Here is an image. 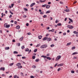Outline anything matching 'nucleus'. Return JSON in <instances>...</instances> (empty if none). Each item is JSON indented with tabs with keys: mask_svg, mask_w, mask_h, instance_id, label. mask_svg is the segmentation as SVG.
<instances>
[{
	"mask_svg": "<svg viewBox=\"0 0 78 78\" xmlns=\"http://www.w3.org/2000/svg\"><path fill=\"white\" fill-rule=\"evenodd\" d=\"M71 72L72 73H75V71L73 70H71Z\"/></svg>",
	"mask_w": 78,
	"mask_h": 78,
	"instance_id": "obj_32",
	"label": "nucleus"
},
{
	"mask_svg": "<svg viewBox=\"0 0 78 78\" xmlns=\"http://www.w3.org/2000/svg\"><path fill=\"white\" fill-rule=\"evenodd\" d=\"M51 31L52 32H53V31H54V29H52Z\"/></svg>",
	"mask_w": 78,
	"mask_h": 78,
	"instance_id": "obj_59",
	"label": "nucleus"
},
{
	"mask_svg": "<svg viewBox=\"0 0 78 78\" xmlns=\"http://www.w3.org/2000/svg\"><path fill=\"white\" fill-rule=\"evenodd\" d=\"M40 14H44V12H40Z\"/></svg>",
	"mask_w": 78,
	"mask_h": 78,
	"instance_id": "obj_49",
	"label": "nucleus"
},
{
	"mask_svg": "<svg viewBox=\"0 0 78 78\" xmlns=\"http://www.w3.org/2000/svg\"><path fill=\"white\" fill-rule=\"evenodd\" d=\"M67 27L68 28H69V29H73V26L70 25H67Z\"/></svg>",
	"mask_w": 78,
	"mask_h": 78,
	"instance_id": "obj_2",
	"label": "nucleus"
},
{
	"mask_svg": "<svg viewBox=\"0 0 78 78\" xmlns=\"http://www.w3.org/2000/svg\"><path fill=\"white\" fill-rule=\"evenodd\" d=\"M8 25V24H7V23H5V24H4V27H6L7 26V25Z\"/></svg>",
	"mask_w": 78,
	"mask_h": 78,
	"instance_id": "obj_27",
	"label": "nucleus"
},
{
	"mask_svg": "<svg viewBox=\"0 0 78 78\" xmlns=\"http://www.w3.org/2000/svg\"><path fill=\"white\" fill-rule=\"evenodd\" d=\"M67 18H65L64 20V21H66V20H67Z\"/></svg>",
	"mask_w": 78,
	"mask_h": 78,
	"instance_id": "obj_51",
	"label": "nucleus"
},
{
	"mask_svg": "<svg viewBox=\"0 0 78 78\" xmlns=\"http://www.w3.org/2000/svg\"><path fill=\"white\" fill-rule=\"evenodd\" d=\"M21 48L22 49H24V48H25V47L23 46H22Z\"/></svg>",
	"mask_w": 78,
	"mask_h": 78,
	"instance_id": "obj_41",
	"label": "nucleus"
},
{
	"mask_svg": "<svg viewBox=\"0 0 78 78\" xmlns=\"http://www.w3.org/2000/svg\"><path fill=\"white\" fill-rule=\"evenodd\" d=\"M10 27V25H7L6 28H9Z\"/></svg>",
	"mask_w": 78,
	"mask_h": 78,
	"instance_id": "obj_34",
	"label": "nucleus"
},
{
	"mask_svg": "<svg viewBox=\"0 0 78 78\" xmlns=\"http://www.w3.org/2000/svg\"><path fill=\"white\" fill-rule=\"evenodd\" d=\"M14 78H19V76H18L16 75H15L14 76Z\"/></svg>",
	"mask_w": 78,
	"mask_h": 78,
	"instance_id": "obj_20",
	"label": "nucleus"
},
{
	"mask_svg": "<svg viewBox=\"0 0 78 78\" xmlns=\"http://www.w3.org/2000/svg\"><path fill=\"white\" fill-rule=\"evenodd\" d=\"M63 35H64V36H65V35H66V33H64L63 34Z\"/></svg>",
	"mask_w": 78,
	"mask_h": 78,
	"instance_id": "obj_52",
	"label": "nucleus"
},
{
	"mask_svg": "<svg viewBox=\"0 0 78 78\" xmlns=\"http://www.w3.org/2000/svg\"><path fill=\"white\" fill-rule=\"evenodd\" d=\"M49 36V34H47L46 35V36Z\"/></svg>",
	"mask_w": 78,
	"mask_h": 78,
	"instance_id": "obj_62",
	"label": "nucleus"
},
{
	"mask_svg": "<svg viewBox=\"0 0 78 78\" xmlns=\"http://www.w3.org/2000/svg\"><path fill=\"white\" fill-rule=\"evenodd\" d=\"M10 12L11 13V14H12V15L14 14V13H13V12H11V11H10Z\"/></svg>",
	"mask_w": 78,
	"mask_h": 78,
	"instance_id": "obj_43",
	"label": "nucleus"
},
{
	"mask_svg": "<svg viewBox=\"0 0 78 78\" xmlns=\"http://www.w3.org/2000/svg\"><path fill=\"white\" fill-rule=\"evenodd\" d=\"M31 51V50H30L29 51V52L28 53H30Z\"/></svg>",
	"mask_w": 78,
	"mask_h": 78,
	"instance_id": "obj_55",
	"label": "nucleus"
},
{
	"mask_svg": "<svg viewBox=\"0 0 78 78\" xmlns=\"http://www.w3.org/2000/svg\"><path fill=\"white\" fill-rule=\"evenodd\" d=\"M45 1H46V0H44L43 1L40 0V2L41 3H42V2H45Z\"/></svg>",
	"mask_w": 78,
	"mask_h": 78,
	"instance_id": "obj_25",
	"label": "nucleus"
},
{
	"mask_svg": "<svg viewBox=\"0 0 78 78\" xmlns=\"http://www.w3.org/2000/svg\"><path fill=\"white\" fill-rule=\"evenodd\" d=\"M71 44V42L69 43H68L67 45H66L67 46H69Z\"/></svg>",
	"mask_w": 78,
	"mask_h": 78,
	"instance_id": "obj_26",
	"label": "nucleus"
},
{
	"mask_svg": "<svg viewBox=\"0 0 78 78\" xmlns=\"http://www.w3.org/2000/svg\"><path fill=\"white\" fill-rule=\"evenodd\" d=\"M22 59H25V58H26V57H22Z\"/></svg>",
	"mask_w": 78,
	"mask_h": 78,
	"instance_id": "obj_58",
	"label": "nucleus"
},
{
	"mask_svg": "<svg viewBox=\"0 0 78 78\" xmlns=\"http://www.w3.org/2000/svg\"><path fill=\"white\" fill-rule=\"evenodd\" d=\"M46 5H46V4H45L44 5H42V7H45V6H46Z\"/></svg>",
	"mask_w": 78,
	"mask_h": 78,
	"instance_id": "obj_38",
	"label": "nucleus"
},
{
	"mask_svg": "<svg viewBox=\"0 0 78 78\" xmlns=\"http://www.w3.org/2000/svg\"><path fill=\"white\" fill-rule=\"evenodd\" d=\"M5 50H9V47H5Z\"/></svg>",
	"mask_w": 78,
	"mask_h": 78,
	"instance_id": "obj_22",
	"label": "nucleus"
},
{
	"mask_svg": "<svg viewBox=\"0 0 78 78\" xmlns=\"http://www.w3.org/2000/svg\"><path fill=\"white\" fill-rule=\"evenodd\" d=\"M65 11H66V12H69L70 11V10H69V9H67L66 10L65 9L64 10Z\"/></svg>",
	"mask_w": 78,
	"mask_h": 78,
	"instance_id": "obj_6",
	"label": "nucleus"
},
{
	"mask_svg": "<svg viewBox=\"0 0 78 78\" xmlns=\"http://www.w3.org/2000/svg\"><path fill=\"white\" fill-rule=\"evenodd\" d=\"M26 25L27 26V27H28V26H29V24L28 23H27L26 24Z\"/></svg>",
	"mask_w": 78,
	"mask_h": 78,
	"instance_id": "obj_46",
	"label": "nucleus"
},
{
	"mask_svg": "<svg viewBox=\"0 0 78 78\" xmlns=\"http://www.w3.org/2000/svg\"><path fill=\"white\" fill-rule=\"evenodd\" d=\"M16 56H17V57L21 56H22V55H18Z\"/></svg>",
	"mask_w": 78,
	"mask_h": 78,
	"instance_id": "obj_47",
	"label": "nucleus"
},
{
	"mask_svg": "<svg viewBox=\"0 0 78 78\" xmlns=\"http://www.w3.org/2000/svg\"><path fill=\"white\" fill-rule=\"evenodd\" d=\"M36 4L34 3H32L30 5V7H33V6H34V5H35Z\"/></svg>",
	"mask_w": 78,
	"mask_h": 78,
	"instance_id": "obj_4",
	"label": "nucleus"
},
{
	"mask_svg": "<svg viewBox=\"0 0 78 78\" xmlns=\"http://www.w3.org/2000/svg\"><path fill=\"white\" fill-rule=\"evenodd\" d=\"M42 37V35L39 36L38 37L39 39H41Z\"/></svg>",
	"mask_w": 78,
	"mask_h": 78,
	"instance_id": "obj_11",
	"label": "nucleus"
},
{
	"mask_svg": "<svg viewBox=\"0 0 78 78\" xmlns=\"http://www.w3.org/2000/svg\"><path fill=\"white\" fill-rule=\"evenodd\" d=\"M69 20H70V21H71L72 23H73V20H72L70 18H69Z\"/></svg>",
	"mask_w": 78,
	"mask_h": 78,
	"instance_id": "obj_19",
	"label": "nucleus"
},
{
	"mask_svg": "<svg viewBox=\"0 0 78 78\" xmlns=\"http://www.w3.org/2000/svg\"><path fill=\"white\" fill-rule=\"evenodd\" d=\"M39 61V59H36L35 60L36 62H38Z\"/></svg>",
	"mask_w": 78,
	"mask_h": 78,
	"instance_id": "obj_36",
	"label": "nucleus"
},
{
	"mask_svg": "<svg viewBox=\"0 0 78 78\" xmlns=\"http://www.w3.org/2000/svg\"><path fill=\"white\" fill-rule=\"evenodd\" d=\"M73 33H74V34H78V32L76 31H74L73 32Z\"/></svg>",
	"mask_w": 78,
	"mask_h": 78,
	"instance_id": "obj_23",
	"label": "nucleus"
},
{
	"mask_svg": "<svg viewBox=\"0 0 78 78\" xmlns=\"http://www.w3.org/2000/svg\"><path fill=\"white\" fill-rule=\"evenodd\" d=\"M21 65V63H18L17 64L16 66H20Z\"/></svg>",
	"mask_w": 78,
	"mask_h": 78,
	"instance_id": "obj_14",
	"label": "nucleus"
},
{
	"mask_svg": "<svg viewBox=\"0 0 78 78\" xmlns=\"http://www.w3.org/2000/svg\"><path fill=\"white\" fill-rule=\"evenodd\" d=\"M60 70H61V68H59L58 69V71H59Z\"/></svg>",
	"mask_w": 78,
	"mask_h": 78,
	"instance_id": "obj_42",
	"label": "nucleus"
},
{
	"mask_svg": "<svg viewBox=\"0 0 78 78\" xmlns=\"http://www.w3.org/2000/svg\"><path fill=\"white\" fill-rule=\"evenodd\" d=\"M77 54H78V53L77 52H75L73 53L72 55H77Z\"/></svg>",
	"mask_w": 78,
	"mask_h": 78,
	"instance_id": "obj_7",
	"label": "nucleus"
},
{
	"mask_svg": "<svg viewBox=\"0 0 78 78\" xmlns=\"http://www.w3.org/2000/svg\"><path fill=\"white\" fill-rule=\"evenodd\" d=\"M21 74L22 76L23 75V73H21Z\"/></svg>",
	"mask_w": 78,
	"mask_h": 78,
	"instance_id": "obj_63",
	"label": "nucleus"
},
{
	"mask_svg": "<svg viewBox=\"0 0 78 78\" xmlns=\"http://www.w3.org/2000/svg\"><path fill=\"white\" fill-rule=\"evenodd\" d=\"M47 17V16L45 15H44L43 16V17H44V18H45V17Z\"/></svg>",
	"mask_w": 78,
	"mask_h": 78,
	"instance_id": "obj_57",
	"label": "nucleus"
},
{
	"mask_svg": "<svg viewBox=\"0 0 78 78\" xmlns=\"http://www.w3.org/2000/svg\"><path fill=\"white\" fill-rule=\"evenodd\" d=\"M50 5H47L46 7V8H47L48 9V8H50Z\"/></svg>",
	"mask_w": 78,
	"mask_h": 78,
	"instance_id": "obj_13",
	"label": "nucleus"
},
{
	"mask_svg": "<svg viewBox=\"0 0 78 78\" xmlns=\"http://www.w3.org/2000/svg\"><path fill=\"white\" fill-rule=\"evenodd\" d=\"M26 17H27V16H26V15H24L23 16V17H24V18H26Z\"/></svg>",
	"mask_w": 78,
	"mask_h": 78,
	"instance_id": "obj_61",
	"label": "nucleus"
},
{
	"mask_svg": "<svg viewBox=\"0 0 78 78\" xmlns=\"http://www.w3.org/2000/svg\"><path fill=\"white\" fill-rule=\"evenodd\" d=\"M16 28V29H20V26H17Z\"/></svg>",
	"mask_w": 78,
	"mask_h": 78,
	"instance_id": "obj_16",
	"label": "nucleus"
},
{
	"mask_svg": "<svg viewBox=\"0 0 78 78\" xmlns=\"http://www.w3.org/2000/svg\"><path fill=\"white\" fill-rule=\"evenodd\" d=\"M60 4H64V3H63V2H60Z\"/></svg>",
	"mask_w": 78,
	"mask_h": 78,
	"instance_id": "obj_50",
	"label": "nucleus"
},
{
	"mask_svg": "<svg viewBox=\"0 0 78 78\" xmlns=\"http://www.w3.org/2000/svg\"><path fill=\"white\" fill-rule=\"evenodd\" d=\"M30 78H34V76H30Z\"/></svg>",
	"mask_w": 78,
	"mask_h": 78,
	"instance_id": "obj_54",
	"label": "nucleus"
},
{
	"mask_svg": "<svg viewBox=\"0 0 78 78\" xmlns=\"http://www.w3.org/2000/svg\"><path fill=\"white\" fill-rule=\"evenodd\" d=\"M48 5H50V4H51V2H48Z\"/></svg>",
	"mask_w": 78,
	"mask_h": 78,
	"instance_id": "obj_60",
	"label": "nucleus"
},
{
	"mask_svg": "<svg viewBox=\"0 0 78 78\" xmlns=\"http://www.w3.org/2000/svg\"><path fill=\"white\" fill-rule=\"evenodd\" d=\"M40 45V44H38L36 46V47H39Z\"/></svg>",
	"mask_w": 78,
	"mask_h": 78,
	"instance_id": "obj_31",
	"label": "nucleus"
},
{
	"mask_svg": "<svg viewBox=\"0 0 78 78\" xmlns=\"http://www.w3.org/2000/svg\"><path fill=\"white\" fill-rule=\"evenodd\" d=\"M55 23H58V20H56L55 21Z\"/></svg>",
	"mask_w": 78,
	"mask_h": 78,
	"instance_id": "obj_44",
	"label": "nucleus"
},
{
	"mask_svg": "<svg viewBox=\"0 0 78 78\" xmlns=\"http://www.w3.org/2000/svg\"><path fill=\"white\" fill-rule=\"evenodd\" d=\"M27 34H28V35H31V33L29 32Z\"/></svg>",
	"mask_w": 78,
	"mask_h": 78,
	"instance_id": "obj_45",
	"label": "nucleus"
},
{
	"mask_svg": "<svg viewBox=\"0 0 78 78\" xmlns=\"http://www.w3.org/2000/svg\"><path fill=\"white\" fill-rule=\"evenodd\" d=\"M0 70H3V71H4L5 70V68H3V67H1L0 69Z\"/></svg>",
	"mask_w": 78,
	"mask_h": 78,
	"instance_id": "obj_5",
	"label": "nucleus"
},
{
	"mask_svg": "<svg viewBox=\"0 0 78 78\" xmlns=\"http://www.w3.org/2000/svg\"><path fill=\"white\" fill-rule=\"evenodd\" d=\"M24 10H25V11H28V9H27L26 8H24Z\"/></svg>",
	"mask_w": 78,
	"mask_h": 78,
	"instance_id": "obj_39",
	"label": "nucleus"
},
{
	"mask_svg": "<svg viewBox=\"0 0 78 78\" xmlns=\"http://www.w3.org/2000/svg\"><path fill=\"white\" fill-rule=\"evenodd\" d=\"M23 37H21V38L20 39V41H22L23 40Z\"/></svg>",
	"mask_w": 78,
	"mask_h": 78,
	"instance_id": "obj_12",
	"label": "nucleus"
},
{
	"mask_svg": "<svg viewBox=\"0 0 78 78\" xmlns=\"http://www.w3.org/2000/svg\"><path fill=\"white\" fill-rule=\"evenodd\" d=\"M14 4H11V6H12V8L13 7V6H14Z\"/></svg>",
	"mask_w": 78,
	"mask_h": 78,
	"instance_id": "obj_48",
	"label": "nucleus"
},
{
	"mask_svg": "<svg viewBox=\"0 0 78 78\" xmlns=\"http://www.w3.org/2000/svg\"><path fill=\"white\" fill-rule=\"evenodd\" d=\"M46 58H47V59H48V60H51V58L49 57H46Z\"/></svg>",
	"mask_w": 78,
	"mask_h": 78,
	"instance_id": "obj_10",
	"label": "nucleus"
},
{
	"mask_svg": "<svg viewBox=\"0 0 78 78\" xmlns=\"http://www.w3.org/2000/svg\"><path fill=\"white\" fill-rule=\"evenodd\" d=\"M47 39V37H45L43 39V41H46Z\"/></svg>",
	"mask_w": 78,
	"mask_h": 78,
	"instance_id": "obj_18",
	"label": "nucleus"
},
{
	"mask_svg": "<svg viewBox=\"0 0 78 78\" xmlns=\"http://www.w3.org/2000/svg\"><path fill=\"white\" fill-rule=\"evenodd\" d=\"M12 42H16V41L15 40H13Z\"/></svg>",
	"mask_w": 78,
	"mask_h": 78,
	"instance_id": "obj_56",
	"label": "nucleus"
},
{
	"mask_svg": "<svg viewBox=\"0 0 78 78\" xmlns=\"http://www.w3.org/2000/svg\"><path fill=\"white\" fill-rule=\"evenodd\" d=\"M61 23H59L57 24V26H61Z\"/></svg>",
	"mask_w": 78,
	"mask_h": 78,
	"instance_id": "obj_35",
	"label": "nucleus"
},
{
	"mask_svg": "<svg viewBox=\"0 0 78 78\" xmlns=\"http://www.w3.org/2000/svg\"><path fill=\"white\" fill-rule=\"evenodd\" d=\"M32 58L33 59H35V58H36V56H33Z\"/></svg>",
	"mask_w": 78,
	"mask_h": 78,
	"instance_id": "obj_33",
	"label": "nucleus"
},
{
	"mask_svg": "<svg viewBox=\"0 0 78 78\" xmlns=\"http://www.w3.org/2000/svg\"><path fill=\"white\" fill-rule=\"evenodd\" d=\"M41 57L44 58H47V56H45V55H42L41 56Z\"/></svg>",
	"mask_w": 78,
	"mask_h": 78,
	"instance_id": "obj_21",
	"label": "nucleus"
},
{
	"mask_svg": "<svg viewBox=\"0 0 78 78\" xmlns=\"http://www.w3.org/2000/svg\"><path fill=\"white\" fill-rule=\"evenodd\" d=\"M51 41V38H49L47 39V41L49 42V41Z\"/></svg>",
	"mask_w": 78,
	"mask_h": 78,
	"instance_id": "obj_9",
	"label": "nucleus"
},
{
	"mask_svg": "<svg viewBox=\"0 0 78 78\" xmlns=\"http://www.w3.org/2000/svg\"><path fill=\"white\" fill-rule=\"evenodd\" d=\"M54 46H55V45H54V44H51V47H54Z\"/></svg>",
	"mask_w": 78,
	"mask_h": 78,
	"instance_id": "obj_40",
	"label": "nucleus"
},
{
	"mask_svg": "<svg viewBox=\"0 0 78 78\" xmlns=\"http://www.w3.org/2000/svg\"><path fill=\"white\" fill-rule=\"evenodd\" d=\"M48 46L47 44H44L40 47V48H46V47H47Z\"/></svg>",
	"mask_w": 78,
	"mask_h": 78,
	"instance_id": "obj_1",
	"label": "nucleus"
},
{
	"mask_svg": "<svg viewBox=\"0 0 78 78\" xmlns=\"http://www.w3.org/2000/svg\"><path fill=\"white\" fill-rule=\"evenodd\" d=\"M61 58V55H59L55 59V61H58V60H59V59H60V58Z\"/></svg>",
	"mask_w": 78,
	"mask_h": 78,
	"instance_id": "obj_3",
	"label": "nucleus"
},
{
	"mask_svg": "<svg viewBox=\"0 0 78 78\" xmlns=\"http://www.w3.org/2000/svg\"><path fill=\"white\" fill-rule=\"evenodd\" d=\"M73 49H75V46H74L72 48V50H73Z\"/></svg>",
	"mask_w": 78,
	"mask_h": 78,
	"instance_id": "obj_37",
	"label": "nucleus"
},
{
	"mask_svg": "<svg viewBox=\"0 0 78 78\" xmlns=\"http://www.w3.org/2000/svg\"><path fill=\"white\" fill-rule=\"evenodd\" d=\"M37 51V49H35L34 50V53L36 52V51Z\"/></svg>",
	"mask_w": 78,
	"mask_h": 78,
	"instance_id": "obj_30",
	"label": "nucleus"
},
{
	"mask_svg": "<svg viewBox=\"0 0 78 78\" xmlns=\"http://www.w3.org/2000/svg\"><path fill=\"white\" fill-rule=\"evenodd\" d=\"M13 53H14V54H18V52H17L16 51H14Z\"/></svg>",
	"mask_w": 78,
	"mask_h": 78,
	"instance_id": "obj_24",
	"label": "nucleus"
},
{
	"mask_svg": "<svg viewBox=\"0 0 78 78\" xmlns=\"http://www.w3.org/2000/svg\"><path fill=\"white\" fill-rule=\"evenodd\" d=\"M18 69H21V68H22V66H18Z\"/></svg>",
	"mask_w": 78,
	"mask_h": 78,
	"instance_id": "obj_15",
	"label": "nucleus"
},
{
	"mask_svg": "<svg viewBox=\"0 0 78 78\" xmlns=\"http://www.w3.org/2000/svg\"><path fill=\"white\" fill-rule=\"evenodd\" d=\"M13 64H14V63H10L9 64V66H12Z\"/></svg>",
	"mask_w": 78,
	"mask_h": 78,
	"instance_id": "obj_29",
	"label": "nucleus"
},
{
	"mask_svg": "<svg viewBox=\"0 0 78 78\" xmlns=\"http://www.w3.org/2000/svg\"><path fill=\"white\" fill-rule=\"evenodd\" d=\"M50 11L49 10V11H47L46 12V14H48V13H50Z\"/></svg>",
	"mask_w": 78,
	"mask_h": 78,
	"instance_id": "obj_28",
	"label": "nucleus"
},
{
	"mask_svg": "<svg viewBox=\"0 0 78 78\" xmlns=\"http://www.w3.org/2000/svg\"><path fill=\"white\" fill-rule=\"evenodd\" d=\"M36 2L37 3H39V2L38 1H37Z\"/></svg>",
	"mask_w": 78,
	"mask_h": 78,
	"instance_id": "obj_64",
	"label": "nucleus"
},
{
	"mask_svg": "<svg viewBox=\"0 0 78 78\" xmlns=\"http://www.w3.org/2000/svg\"><path fill=\"white\" fill-rule=\"evenodd\" d=\"M63 66V64H61L58 65L57 66L58 67H60L61 66Z\"/></svg>",
	"mask_w": 78,
	"mask_h": 78,
	"instance_id": "obj_8",
	"label": "nucleus"
},
{
	"mask_svg": "<svg viewBox=\"0 0 78 78\" xmlns=\"http://www.w3.org/2000/svg\"><path fill=\"white\" fill-rule=\"evenodd\" d=\"M12 17V16L11 15H10L9 16V18H11V17Z\"/></svg>",
	"mask_w": 78,
	"mask_h": 78,
	"instance_id": "obj_53",
	"label": "nucleus"
},
{
	"mask_svg": "<svg viewBox=\"0 0 78 78\" xmlns=\"http://www.w3.org/2000/svg\"><path fill=\"white\" fill-rule=\"evenodd\" d=\"M25 51H29V49L26 48L25 49Z\"/></svg>",
	"mask_w": 78,
	"mask_h": 78,
	"instance_id": "obj_17",
	"label": "nucleus"
}]
</instances>
